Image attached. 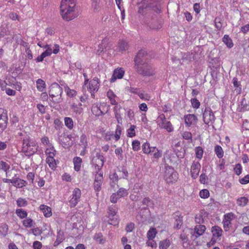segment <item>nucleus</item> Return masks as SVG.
Segmentation results:
<instances>
[{
	"label": "nucleus",
	"mask_w": 249,
	"mask_h": 249,
	"mask_svg": "<svg viewBox=\"0 0 249 249\" xmlns=\"http://www.w3.org/2000/svg\"><path fill=\"white\" fill-rule=\"evenodd\" d=\"M81 196V190L77 188H75L72 192L71 196L69 201L71 208L75 207L79 202Z\"/></svg>",
	"instance_id": "nucleus-9"
},
{
	"label": "nucleus",
	"mask_w": 249,
	"mask_h": 249,
	"mask_svg": "<svg viewBox=\"0 0 249 249\" xmlns=\"http://www.w3.org/2000/svg\"><path fill=\"white\" fill-rule=\"evenodd\" d=\"M134 228V224L133 223L128 224L125 228V230L127 232H131Z\"/></svg>",
	"instance_id": "nucleus-63"
},
{
	"label": "nucleus",
	"mask_w": 249,
	"mask_h": 249,
	"mask_svg": "<svg viewBox=\"0 0 249 249\" xmlns=\"http://www.w3.org/2000/svg\"><path fill=\"white\" fill-rule=\"evenodd\" d=\"M118 208H115L110 209V225L114 226H117L119 222V216L116 215Z\"/></svg>",
	"instance_id": "nucleus-18"
},
{
	"label": "nucleus",
	"mask_w": 249,
	"mask_h": 249,
	"mask_svg": "<svg viewBox=\"0 0 249 249\" xmlns=\"http://www.w3.org/2000/svg\"><path fill=\"white\" fill-rule=\"evenodd\" d=\"M132 148L134 151H138L140 149V142L139 141L136 140L132 142Z\"/></svg>",
	"instance_id": "nucleus-56"
},
{
	"label": "nucleus",
	"mask_w": 249,
	"mask_h": 249,
	"mask_svg": "<svg viewBox=\"0 0 249 249\" xmlns=\"http://www.w3.org/2000/svg\"><path fill=\"white\" fill-rule=\"evenodd\" d=\"M43 48L46 49V51L42 53V55L45 58L47 56H50L52 53L54 54H57L59 51V46L58 44H55L53 47V51L49 45L44 46Z\"/></svg>",
	"instance_id": "nucleus-16"
},
{
	"label": "nucleus",
	"mask_w": 249,
	"mask_h": 249,
	"mask_svg": "<svg viewBox=\"0 0 249 249\" xmlns=\"http://www.w3.org/2000/svg\"><path fill=\"white\" fill-rule=\"evenodd\" d=\"M12 184L16 187L22 188L26 185V182L25 180L20 178H13Z\"/></svg>",
	"instance_id": "nucleus-29"
},
{
	"label": "nucleus",
	"mask_w": 249,
	"mask_h": 249,
	"mask_svg": "<svg viewBox=\"0 0 249 249\" xmlns=\"http://www.w3.org/2000/svg\"><path fill=\"white\" fill-rule=\"evenodd\" d=\"M164 179L168 183L176 182L178 179V174L174 169L168 164L165 165Z\"/></svg>",
	"instance_id": "nucleus-3"
},
{
	"label": "nucleus",
	"mask_w": 249,
	"mask_h": 249,
	"mask_svg": "<svg viewBox=\"0 0 249 249\" xmlns=\"http://www.w3.org/2000/svg\"><path fill=\"white\" fill-rule=\"evenodd\" d=\"M42 245L41 242L37 241H35L33 245L34 249H40L42 248Z\"/></svg>",
	"instance_id": "nucleus-64"
},
{
	"label": "nucleus",
	"mask_w": 249,
	"mask_h": 249,
	"mask_svg": "<svg viewBox=\"0 0 249 249\" xmlns=\"http://www.w3.org/2000/svg\"><path fill=\"white\" fill-rule=\"evenodd\" d=\"M195 152L196 157L199 159H201L203 157V150L201 147L197 146L195 148Z\"/></svg>",
	"instance_id": "nucleus-46"
},
{
	"label": "nucleus",
	"mask_w": 249,
	"mask_h": 249,
	"mask_svg": "<svg viewBox=\"0 0 249 249\" xmlns=\"http://www.w3.org/2000/svg\"><path fill=\"white\" fill-rule=\"evenodd\" d=\"M36 88L40 92L45 90L46 85L45 81L41 79H38L36 81Z\"/></svg>",
	"instance_id": "nucleus-30"
},
{
	"label": "nucleus",
	"mask_w": 249,
	"mask_h": 249,
	"mask_svg": "<svg viewBox=\"0 0 249 249\" xmlns=\"http://www.w3.org/2000/svg\"><path fill=\"white\" fill-rule=\"evenodd\" d=\"M150 144L148 142L144 143L142 145V150L144 153L148 154L150 153L151 147Z\"/></svg>",
	"instance_id": "nucleus-48"
},
{
	"label": "nucleus",
	"mask_w": 249,
	"mask_h": 249,
	"mask_svg": "<svg viewBox=\"0 0 249 249\" xmlns=\"http://www.w3.org/2000/svg\"><path fill=\"white\" fill-rule=\"evenodd\" d=\"M127 195V191L123 188H121L116 193H114L111 195L110 200L113 203H116L119 198L126 196Z\"/></svg>",
	"instance_id": "nucleus-13"
},
{
	"label": "nucleus",
	"mask_w": 249,
	"mask_h": 249,
	"mask_svg": "<svg viewBox=\"0 0 249 249\" xmlns=\"http://www.w3.org/2000/svg\"><path fill=\"white\" fill-rule=\"evenodd\" d=\"M64 123L68 128L71 130L73 127V121L70 117H65L64 118Z\"/></svg>",
	"instance_id": "nucleus-38"
},
{
	"label": "nucleus",
	"mask_w": 249,
	"mask_h": 249,
	"mask_svg": "<svg viewBox=\"0 0 249 249\" xmlns=\"http://www.w3.org/2000/svg\"><path fill=\"white\" fill-rule=\"evenodd\" d=\"M46 161L49 166L53 170H54L56 167V162L54 157L46 158Z\"/></svg>",
	"instance_id": "nucleus-36"
},
{
	"label": "nucleus",
	"mask_w": 249,
	"mask_h": 249,
	"mask_svg": "<svg viewBox=\"0 0 249 249\" xmlns=\"http://www.w3.org/2000/svg\"><path fill=\"white\" fill-rule=\"evenodd\" d=\"M138 95L139 97L142 100L147 101H149L150 100V96L148 94L139 93Z\"/></svg>",
	"instance_id": "nucleus-61"
},
{
	"label": "nucleus",
	"mask_w": 249,
	"mask_h": 249,
	"mask_svg": "<svg viewBox=\"0 0 249 249\" xmlns=\"http://www.w3.org/2000/svg\"><path fill=\"white\" fill-rule=\"evenodd\" d=\"M241 112L249 110V102L245 98H243L238 108Z\"/></svg>",
	"instance_id": "nucleus-24"
},
{
	"label": "nucleus",
	"mask_w": 249,
	"mask_h": 249,
	"mask_svg": "<svg viewBox=\"0 0 249 249\" xmlns=\"http://www.w3.org/2000/svg\"><path fill=\"white\" fill-rule=\"evenodd\" d=\"M136 126L134 125H131L130 128L127 130V136L129 137H133L135 136V128Z\"/></svg>",
	"instance_id": "nucleus-53"
},
{
	"label": "nucleus",
	"mask_w": 249,
	"mask_h": 249,
	"mask_svg": "<svg viewBox=\"0 0 249 249\" xmlns=\"http://www.w3.org/2000/svg\"><path fill=\"white\" fill-rule=\"evenodd\" d=\"M249 202V199L245 196L238 198L236 200V203L240 207H245Z\"/></svg>",
	"instance_id": "nucleus-32"
},
{
	"label": "nucleus",
	"mask_w": 249,
	"mask_h": 249,
	"mask_svg": "<svg viewBox=\"0 0 249 249\" xmlns=\"http://www.w3.org/2000/svg\"><path fill=\"white\" fill-rule=\"evenodd\" d=\"M10 162L8 161H0V168L5 172H7L10 168Z\"/></svg>",
	"instance_id": "nucleus-45"
},
{
	"label": "nucleus",
	"mask_w": 249,
	"mask_h": 249,
	"mask_svg": "<svg viewBox=\"0 0 249 249\" xmlns=\"http://www.w3.org/2000/svg\"><path fill=\"white\" fill-rule=\"evenodd\" d=\"M205 230V226L202 225H196L195 228V231L198 236L202 235Z\"/></svg>",
	"instance_id": "nucleus-37"
},
{
	"label": "nucleus",
	"mask_w": 249,
	"mask_h": 249,
	"mask_svg": "<svg viewBox=\"0 0 249 249\" xmlns=\"http://www.w3.org/2000/svg\"><path fill=\"white\" fill-rule=\"evenodd\" d=\"M191 103L192 107L194 108H198L200 107V103L196 98H193L191 100Z\"/></svg>",
	"instance_id": "nucleus-50"
},
{
	"label": "nucleus",
	"mask_w": 249,
	"mask_h": 249,
	"mask_svg": "<svg viewBox=\"0 0 249 249\" xmlns=\"http://www.w3.org/2000/svg\"><path fill=\"white\" fill-rule=\"evenodd\" d=\"M91 162L95 170L99 171L104 165V158L97 152L93 153Z\"/></svg>",
	"instance_id": "nucleus-7"
},
{
	"label": "nucleus",
	"mask_w": 249,
	"mask_h": 249,
	"mask_svg": "<svg viewBox=\"0 0 249 249\" xmlns=\"http://www.w3.org/2000/svg\"><path fill=\"white\" fill-rule=\"evenodd\" d=\"M210 196L209 191L207 189H203L199 192V196L202 198H207Z\"/></svg>",
	"instance_id": "nucleus-49"
},
{
	"label": "nucleus",
	"mask_w": 249,
	"mask_h": 249,
	"mask_svg": "<svg viewBox=\"0 0 249 249\" xmlns=\"http://www.w3.org/2000/svg\"><path fill=\"white\" fill-rule=\"evenodd\" d=\"M157 122L160 127L164 128L168 132H170L173 131V127L171 122L166 120L163 114L159 115L157 119Z\"/></svg>",
	"instance_id": "nucleus-8"
},
{
	"label": "nucleus",
	"mask_w": 249,
	"mask_h": 249,
	"mask_svg": "<svg viewBox=\"0 0 249 249\" xmlns=\"http://www.w3.org/2000/svg\"><path fill=\"white\" fill-rule=\"evenodd\" d=\"M183 139L187 140H192V134L190 132L185 131L182 134Z\"/></svg>",
	"instance_id": "nucleus-57"
},
{
	"label": "nucleus",
	"mask_w": 249,
	"mask_h": 249,
	"mask_svg": "<svg viewBox=\"0 0 249 249\" xmlns=\"http://www.w3.org/2000/svg\"><path fill=\"white\" fill-rule=\"evenodd\" d=\"M16 213L20 219L26 218L27 216V212L22 209H17L16 210Z\"/></svg>",
	"instance_id": "nucleus-41"
},
{
	"label": "nucleus",
	"mask_w": 249,
	"mask_h": 249,
	"mask_svg": "<svg viewBox=\"0 0 249 249\" xmlns=\"http://www.w3.org/2000/svg\"><path fill=\"white\" fill-rule=\"evenodd\" d=\"M201 165L199 162L194 161L191 167V174L192 177L195 179L197 178L200 172Z\"/></svg>",
	"instance_id": "nucleus-19"
},
{
	"label": "nucleus",
	"mask_w": 249,
	"mask_h": 249,
	"mask_svg": "<svg viewBox=\"0 0 249 249\" xmlns=\"http://www.w3.org/2000/svg\"><path fill=\"white\" fill-rule=\"evenodd\" d=\"M242 167L241 165L239 163L236 164L234 168V171L237 175H239L242 172Z\"/></svg>",
	"instance_id": "nucleus-60"
},
{
	"label": "nucleus",
	"mask_w": 249,
	"mask_h": 249,
	"mask_svg": "<svg viewBox=\"0 0 249 249\" xmlns=\"http://www.w3.org/2000/svg\"><path fill=\"white\" fill-rule=\"evenodd\" d=\"M153 155L154 159H158L162 156V152L159 150L156 147L152 146L151 147L150 153Z\"/></svg>",
	"instance_id": "nucleus-31"
},
{
	"label": "nucleus",
	"mask_w": 249,
	"mask_h": 249,
	"mask_svg": "<svg viewBox=\"0 0 249 249\" xmlns=\"http://www.w3.org/2000/svg\"><path fill=\"white\" fill-rule=\"evenodd\" d=\"M215 120V116L211 108L209 107H206L203 111V121L204 123L208 126H212L214 128L213 123Z\"/></svg>",
	"instance_id": "nucleus-5"
},
{
	"label": "nucleus",
	"mask_w": 249,
	"mask_h": 249,
	"mask_svg": "<svg viewBox=\"0 0 249 249\" xmlns=\"http://www.w3.org/2000/svg\"><path fill=\"white\" fill-rule=\"evenodd\" d=\"M212 232L213 233V238H218L221 236L222 230L220 227L214 226H213L212 228Z\"/></svg>",
	"instance_id": "nucleus-28"
},
{
	"label": "nucleus",
	"mask_w": 249,
	"mask_h": 249,
	"mask_svg": "<svg viewBox=\"0 0 249 249\" xmlns=\"http://www.w3.org/2000/svg\"><path fill=\"white\" fill-rule=\"evenodd\" d=\"M223 228L225 231L229 230L230 226L231 224V221L223 219Z\"/></svg>",
	"instance_id": "nucleus-59"
},
{
	"label": "nucleus",
	"mask_w": 249,
	"mask_h": 249,
	"mask_svg": "<svg viewBox=\"0 0 249 249\" xmlns=\"http://www.w3.org/2000/svg\"><path fill=\"white\" fill-rule=\"evenodd\" d=\"M93 239L97 243L99 244H103L105 241V239L103 238V236L101 233L95 234L93 237Z\"/></svg>",
	"instance_id": "nucleus-44"
},
{
	"label": "nucleus",
	"mask_w": 249,
	"mask_h": 249,
	"mask_svg": "<svg viewBox=\"0 0 249 249\" xmlns=\"http://www.w3.org/2000/svg\"><path fill=\"white\" fill-rule=\"evenodd\" d=\"M41 142L43 144L46 146L47 147H49V145H52L50 143L49 138L47 137H43L41 139Z\"/></svg>",
	"instance_id": "nucleus-58"
},
{
	"label": "nucleus",
	"mask_w": 249,
	"mask_h": 249,
	"mask_svg": "<svg viewBox=\"0 0 249 249\" xmlns=\"http://www.w3.org/2000/svg\"><path fill=\"white\" fill-rule=\"evenodd\" d=\"M65 91L69 97H73L76 95V91L74 89H70L68 87L65 88Z\"/></svg>",
	"instance_id": "nucleus-52"
},
{
	"label": "nucleus",
	"mask_w": 249,
	"mask_h": 249,
	"mask_svg": "<svg viewBox=\"0 0 249 249\" xmlns=\"http://www.w3.org/2000/svg\"><path fill=\"white\" fill-rule=\"evenodd\" d=\"M36 142L34 140L27 138L23 140L22 152L26 156L33 155L38 149Z\"/></svg>",
	"instance_id": "nucleus-2"
},
{
	"label": "nucleus",
	"mask_w": 249,
	"mask_h": 249,
	"mask_svg": "<svg viewBox=\"0 0 249 249\" xmlns=\"http://www.w3.org/2000/svg\"><path fill=\"white\" fill-rule=\"evenodd\" d=\"M222 41L229 48H231L233 46L232 41L228 35H224L222 38Z\"/></svg>",
	"instance_id": "nucleus-34"
},
{
	"label": "nucleus",
	"mask_w": 249,
	"mask_h": 249,
	"mask_svg": "<svg viewBox=\"0 0 249 249\" xmlns=\"http://www.w3.org/2000/svg\"><path fill=\"white\" fill-rule=\"evenodd\" d=\"M239 182L242 184H246L249 182V175H247L244 178L239 180Z\"/></svg>",
	"instance_id": "nucleus-62"
},
{
	"label": "nucleus",
	"mask_w": 249,
	"mask_h": 249,
	"mask_svg": "<svg viewBox=\"0 0 249 249\" xmlns=\"http://www.w3.org/2000/svg\"><path fill=\"white\" fill-rule=\"evenodd\" d=\"M135 69L139 74L143 76H152L155 73L153 67L147 63H143L140 66L135 67Z\"/></svg>",
	"instance_id": "nucleus-4"
},
{
	"label": "nucleus",
	"mask_w": 249,
	"mask_h": 249,
	"mask_svg": "<svg viewBox=\"0 0 249 249\" xmlns=\"http://www.w3.org/2000/svg\"><path fill=\"white\" fill-rule=\"evenodd\" d=\"M80 143L85 147L88 146L87 138L84 134H82L80 137Z\"/></svg>",
	"instance_id": "nucleus-54"
},
{
	"label": "nucleus",
	"mask_w": 249,
	"mask_h": 249,
	"mask_svg": "<svg viewBox=\"0 0 249 249\" xmlns=\"http://www.w3.org/2000/svg\"><path fill=\"white\" fill-rule=\"evenodd\" d=\"M121 102L122 100L110 90V103L115 105L113 108V111L115 112L116 118L118 120L119 118L120 117V110L121 109L122 107L120 105V103Z\"/></svg>",
	"instance_id": "nucleus-6"
},
{
	"label": "nucleus",
	"mask_w": 249,
	"mask_h": 249,
	"mask_svg": "<svg viewBox=\"0 0 249 249\" xmlns=\"http://www.w3.org/2000/svg\"><path fill=\"white\" fill-rule=\"evenodd\" d=\"M214 152L218 158H221L223 157L224 152L222 147L220 145H216L214 147Z\"/></svg>",
	"instance_id": "nucleus-42"
},
{
	"label": "nucleus",
	"mask_w": 249,
	"mask_h": 249,
	"mask_svg": "<svg viewBox=\"0 0 249 249\" xmlns=\"http://www.w3.org/2000/svg\"><path fill=\"white\" fill-rule=\"evenodd\" d=\"M173 217L175 219L174 228L177 229H180L182 224V216L179 212H177L173 214Z\"/></svg>",
	"instance_id": "nucleus-22"
},
{
	"label": "nucleus",
	"mask_w": 249,
	"mask_h": 249,
	"mask_svg": "<svg viewBox=\"0 0 249 249\" xmlns=\"http://www.w3.org/2000/svg\"><path fill=\"white\" fill-rule=\"evenodd\" d=\"M143 205H145L150 207H153V201L149 197H145L142 201Z\"/></svg>",
	"instance_id": "nucleus-51"
},
{
	"label": "nucleus",
	"mask_w": 249,
	"mask_h": 249,
	"mask_svg": "<svg viewBox=\"0 0 249 249\" xmlns=\"http://www.w3.org/2000/svg\"><path fill=\"white\" fill-rule=\"evenodd\" d=\"M74 168L76 171H78L80 170L81 165L82 162L81 158L80 157H75L73 159Z\"/></svg>",
	"instance_id": "nucleus-33"
},
{
	"label": "nucleus",
	"mask_w": 249,
	"mask_h": 249,
	"mask_svg": "<svg viewBox=\"0 0 249 249\" xmlns=\"http://www.w3.org/2000/svg\"><path fill=\"white\" fill-rule=\"evenodd\" d=\"M161 4L160 1H155L153 2H150L146 6L147 9H151L156 13H160V12Z\"/></svg>",
	"instance_id": "nucleus-23"
},
{
	"label": "nucleus",
	"mask_w": 249,
	"mask_h": 249,
	"mask_svg": "<svg viewBox=\"0 0 249 249\" xmlns=\"http://www.w3.org/2000/svg\"><path fill=\"white\" fill-rule=\"evenodd\" d=\"M99 88V82L96 79L90 80L89 83L88 89L91 94L92 97H94V92L97 91Z\"/></svg>",
	"instance_id": "nucleus-21"
},
{
	"label": "nucleus",
	"mask_w": 249,
	"mask_h": 249,
	"mask_svg": "<svg viewBox=\"0 0 249 249\" xmlns=\"http://www.w3.org/2000/svg\"><path fill=\"white\" fill-rule=\"evenodd\" d=\"M23 226L26 228H30L35 224L34 221L30 218H26L22 221Z\"/></svg>",
	"instance_id": "nucleus-35"
},
{
	"label": "nucleus",
	"mask_w": 249,
	"mask_h": 249,
	"mask_svg": "<svg viewBox=\"0 0 249 249\" xmlns=\"http://www.w3.org/2000/svg\"><path fill=\"white\" fill-rule=\"evenodd\" d=\"M170 245V242L168 239L163 240L159 243L160 249H167Z\"/></svg>",
	"instance_id": "nucleus-39"
},
{
	"label": "nucleus",
	"mask_w": 249,
	"mask_h": 249,
	"mask_svg": "<svg viewBox=\"0 0 249 249\" xmlns=\"http://www.w3.org/2000/svg\"><path fill=\"white\" fill-rule=\"evenodd\" d=\"M118 48L121 51H125L128 48L127 43L124 40H121L118 43Z\"/></svg>",
	"instance_id": "nucleus-43"
},
{
	"label": "nucleus",
	"mask_w": 249,
	"mask_h": 249,
	"mask_svg": "<svg viewBox=\"0 0 249 249\" xmlns=\"http://www.w3.org/2000/svg\"><path fill=\"white\" fill-rule=\"evenodd\" d=\"M124 74V71L123 68H117L113 71L110 82H114L117 79H122Z\"/></svg>",
	"instance_id": "nucleus-20"
},
{
	"label": "nucleus",
	"mask_w": 249,
	"mask_h": 249,
	"mask_svg": "<svg viewBox=\"0 0 249 249\" xmlns=\"http://www.w3.org/2000/svg\"><path fill=\"white\" fill-rule=\"evenodd\" d=\"M97 174L95 175V181L100 182L102 183L103 179V173L99 171H96Z\"/></svg>",
	"instance_id": "nucleus-55"
},
{
	"label": "nucleus",
	"mask_w": 249,
	"mask_h": 249,
	"mask_svg": "<svg viewBox=\"0 0 249 249\" xmlns=\"http://www.w3.org/2000/svg\"><path fill=\"white\" fill-rule=\"evenodd\" d=\"M185 125L190 127L196 125L198 121L196 116L194 114H189L184 116Z\"/></svg>",
	"instance_id": "nucleus-17"
},
{
	"label": "nucleus",
	"mask_w": 249,
	"mask_h": 249,
	"mask_svg": "<svg viewBox=\"0 0 249 249\" xmlns=\"http://www.w3.org/2000/svg\"><path fill=\"white\" fill-rule=\"evenodd\" d=\"M39 209L45 217H49L52 215V209L50 207L42 204L40 206Z\"/></svg>",
	"instance_id": "nucleus-26"
},
{
	"label": "nucleus",
	"mask_w": 249,
	"mask_h": 249,
	"mask_svg": "<svg viewBox=\"0 0 249 249\" xmlns=\"http://www.w3.org/2000/svg\"><path fill=\"white\" fill-rule=\"evenodd\" d=\"M8 123V117L6 112L0 108V133L2 132L6 128Z\"/></svg>",
	"instance_id": "nucleus-11"
},
{
	"label": "nucleus",
	"mask_w": 249,
	"mask_h": 249,
	"mask_svg": "<svg viewBox=\"0 0 249 249\" xmlns=\"http://www.w3.org/2000/svg\"><path fill=\"white\" fill-rule=\"evenodd\" d=\"M147 56L146 52L143 50L140 51L135 58L134 62L135 67L140 66L145 62V57Z\"/></svg>",
	"instance_id": "nucleus-14"
},
{
	"label": "nucleus",
	"mask_w": 249,
	"mask_h": 249,
	"mask_svg": "<svg viewBox=\"0 0 249 249\" xmlns=\"http://www.w3.org/2000/svg\"><path fill=\"white\" fill-rule=\"evenodd\" d=\"M82 104L79 103L77 105L75 104H73L71 106V109L72 111L74 113L76 116L80 115L82 114L83 109L81 107Z\"/></svg>",
	"instance_id": "nucleus-25"
},
{
	"label": "nucleus",
	"mask_w": 249,
	"mask_h": 249,
	"mask_svg": "<svg viewBox=\"0 0 249 249\" xmlns=\"http://www.w3.org/2000/svg\"><path fill=\"white\" fill-rule=\"evenodd\" d=\"M62 93V88L58 84H55L52 85L49 91V95L51 97H58V99H60Z\"/></svg>",
	"instance_id": "nucleus-12"
},
{
	"label": "nucleus",
	"mask_w": 249,
	"mask_h": 249,
	"mask_svg": "<svg viewBox=\"0 0 249 249\" xmlns=\"http://www.w3.org/2000/svg\"><path fill=\"white\" fill-rule=\"evenodd\" d=\"M45 152L47 158L54 157L56 153V151L53 145H49V147L46 148Z\"/></svg>",
	"instance_id": "nucleus-27"
},
{
	"label": "nucleus",
	"mask_w": 249,
	"mask_h": 249,
	"mask_svg": "<svg viewBox=\"0 0 249 249\" xmlns=\"http://www.w3.org/2000/svg\"><path fill=\"white\" fill-rule=\"evenodd\" d=\"M108 109L109 106L104 104H100L99 106L97 104H94L92 107L91 111L94 115L99 116L107 113Z\"/></svg>",
	"instance_id": "nucleus-10"
},
{
	"label": "nucleus",
	"mask_w": 249,
	"mask_h": 249,
	"mask_svg": "<svg viewBox=\"0 0 249 249\" xmlns=\"http://www.w3.org/2000/svg\"><path fill=\"white\" fill-rule=\"evenodd\" d=\"M17 204L19 207H25L28 204V201L25 199L20 197L17 199Z\"/></svg>",
	"instance_id": "nucleus-47"
},
{
	"label": "nucleus",
	"mask_w": 249,
	"mask_h": 249,
	"mask_svg": "<svg viewBox=\"0 0 249 249\" xmlns=\"http://www.w3.org/2000/svg\"><path fill=\"white\" fill-rule=\"evenodd\" d=\"M156 234V229L155 228H151L147 233V237L149 240H152L155 237Z\"/></svg>",
	"instance_id": "nucleus-40"
},
{
	"label": "nucleus",
	"mask_w": 249,
	"mask_h": 249,
	"mask_svg": "<svg viewBox=\"0 0 249 249\" xmlns=\"http://www.w3.org/2000/svg\"><path fill=\"white\" fill-rule=\"evenodd\" d=\"M76 0H62L60 5V15L62 18L70 21L78 16L76 7Z\"/></svg>",
	"instance_id": "nucleus-1"
},
{
	"label": "nucleus",
	"mask_w": 249,
	"mask_h": 249,
	"mask_svg": "<svg viewBox=\"0 0 249 249\" xmlns=\"http://www.w3.org/2000/svg\"><path fill=\"white\" fill-rule=\"evenodd\" d=\"M60 143L65 148H68L71 147L72 144L73 142L71 140V135H66L61 136L59 138Z\"/></svg>",
	"instance_id": "nucleus-15"
}]
</instances>
